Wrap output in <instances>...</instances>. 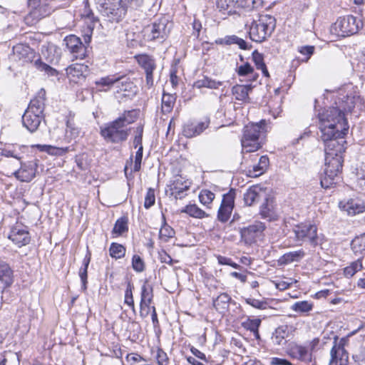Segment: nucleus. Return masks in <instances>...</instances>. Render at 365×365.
<instances>
[{
  "instance_id": "obj_52",
  "label": "nucleus",
  "mask_w": 365,
  "mask_h": 365,
  "mask_svg": "<svg viewBox=\"0 0 365 365\" xmlns=\"http://www.w3.org/2000/svg\"><path fill=\"white\" fill-rule=\"evenodd\" d=\"M175 235L174 230L165 222L160 230V237L167 242L170 238H172Z\"/></svg>"
},
{
  "instance_id": "obj_36",
  "label": "nucleus",
  "mask_w": 365,
  "mask_h": 365,
  "mask_svg": "<svg viewBox=\"0 0 365 365\" xmlns=\"http://www.w3.org/2000/svg\"><path fill=\"white\" fill-rule=\"evenodd\" d=\"M153 288L145 282L141 287L140 303L151 304L153 302Z\"/></svg>"
},
{
  "instance_id": "obj_1",
  "label": "nucleus",
  "mask_w": 365,
  "mask_h": 365,
  "mask_svg": "<svg viewBox=\"0 0 365 365\" xmlns=\"http://www.w3.org/2000/svg\"><path fill=\"white\" fill-rule=\"evenodd\" d=\"M321 138L325 144V168L321 185L327 189L335 185L342 168L346 148L343 140L349 125L340 108L332 107L319 114Z\"/></svg>"
},
{
  "instance_id": "obj_17",
  "label": "nucleus",
  "mask_w": 365,
  "mask_h": 365,
  "mask_svg": "<svg viewBox=\"0 0 365 365\" xmlns=\"http://www.w3.org/2000/svg\"><path fill=\"white\" fill-rule=\"evenodd\" d=\"M287 353L291 358L302 361L309 362L312 360V354L309 349L295 343L289 345Z\"/></svg>"
},
{
  "instance_id": "obj_55",
  "label": "nucleus",
  "mask_w": 365,
  "mask_h": 365,
  "mask_svg": "<svg viewBox=\"0 0 365 365\" xmlns=\"http://www.w3.org/2000/svg\"><path fill=\"white\" fill-rule=\"evenodd\" d=\"M239 4L241 7L250 10L261 6L262 0H240Z\"/></svg>"
},
{
  "instance_id": "obj_37",
  "label": "nucleus",
  "mask_w": 365,
  "mask_h": 365,
  "mask_svg": "<svg viewBox=\"0 0 365 365\" xmlns=\"http://www.w3.org/2000/svg\"><path fill=\"white\" fill-rule=\"evenodd\" d=\"M125 247L118 243L113 242L111 243L109 248V253L111 257L115 258V259L123 258L125 255Z\"/></svg>"
},
{
  "instance_id": "obj_32",
  "label": "nucleus",
  "mask_w": 365,
  "mask_h": 365,
  "mask_svg": "<svg viewBox=\"0 0 365 365\" xmlns=\"http://www.w3.org/2000/svg\"><path fill=\"white\" fill-rule=\"evenodd\" d=\"M34 66L38 71L44 72V73L48 77H56L57 80L60 79L58 71L43 62L41 59H37L35 61Z\"/></svg>"
},
{
  "instance_id": "obj_7",
  "label": "nucleus",
  "mask_w": 365,
  "mask_h": 365,
  "mask_svg": "<svg viewBox=\"0 0 365 365\" xmlns=\"http://www.w3.org/2000/svg\"><path fill=\"white\" fill-rule=\"evenodd\" d=\"M293 232L297 242H308L314 247L319 245L317 227L314 224L311 222L298 224L294 226Z\"/></svg>"
},
{
  "instance_id": "obj_9",
  "label": "nucleus",
  "mask_w": 365,
  "mask_h": 365,
  "mask_svg": "<svg viewBox=\"0 0 365 365\" xmlns=\"http://www.w3.org/2000/svg\"><path fill=\"white\" fill-rule=\"evenodd\" d=\"M169 21L163 17L145 29V33L150 40L164 38L170 32Z\"/></svg>"
},
{
  "instance_id": "obj_18",
  "label": "nucleus",
  "mask_w": 365,
  "mask_h": 365,
  "mask_svg": "<svg viewBox=\"0 0 365 365\" xmlns=\"http://www.w3.org/2000/svg\"><path fill=\"white\" fill-rule=\"evenodd\" d=\"M43 118V115L26 109L22 116V123L29 131L34 133L38 128Z\"/></svg>"
},
{
  "instance_id": "obj_2",
  "label": "nucleus",
  "mask_w": 365,
  "mask_h": 365,
  "mask_svg": "<svg viewBox=\"0 0 365 365\" xmlns=\"http://www.w3.org/2000/svg\"><path fill=\"white\" fill-rule=\"evenodd\" d=\"M138 118V112L135 110L125 111L114 121L101 128V134L108 142L118 143L127 140L129 135L128 125Z\"/></svg>"
},
{
  "instance_id": "obj_24",
  "label": "nucleus",
  "mask_w": 365,
  "mask_h": 365,
  "mask_svg": "<svg viewBox=\"0 0 365 365\" xmlns=\"http://www.w3.org/2000/svg\"><path fill=\"white\" fill-rule=\"evenodd\" d=\"M46 93H38L37 95L30 101L27 110L34 111L35 113L43 115L45 106Z\"/></svg>"
},
{
  "instance_id": "obj_13",
  "label": "nucleus",
  "mask_w": 365,
  "mask_h": 365,
  "mask_svg": "<svg viewBox=\"0 0 365 365\" xmlns=\"http://www.w3.org/2000/svg\"><path fill=\"white\" fill-rule=\"evenodd\" d=\"M20 168L11 173L16 179L21 182H30L36 176L37 165L34 161L19 164Z\"/></svg>"
},
{
  "instance_id": "obj_27",
  "label": "nucleus",
  "mask_w": 365,
  "mask_h": 365,
  "mask_svg": "<svg viewBox=\"0 0 365 365\" xmlns=\"http://www.w3.org/2000/svg\"><path fill=\"white\" fill-rule=\"evenodd\" d=\"M74 114L69 113L66 120V138L69 140L77 138L81 133V129L76 125L73 120Z\"/></svg>"
},
{
  "instance_id": "obj_59",
  "label": "nucleus",
  "mask_w": 365,
  "mask_h": 365,
  "mask_svg": "<svg viewBox=\"0 0 365 365\" xmlns=\"http://www.w3.org/2000/svg\"><path fill=\"white\" fill-rule=\"evenodd\" d=\"M252 59L257 69H260L265 66L262 54L259 53L257 51H255L252 53Z\"/></svg>"
},
{
  "instance_id": "obj_57",
  "label": "nucleus",
  "mask_w": 365,
  "mask_h": 365,
  "mask_svg": "<svg viewBox=\"0 0 365 365\" xmlns=\"http://www.w3.org/2000/svg\"><path fill=\"white\" fill-rule=\"evenodd\" d=\"M155 191L152 188H149L147 191L145 197V202H144V207L146 209H149L151 206H153L155 204Z\"/></svg>"
},
{
  "instance_id": "obj_62",
  "label": "nucleus",
  "mask_w": 365,
  "mask_h": 365,
  "mask_svg": "<svg viewBox=\"0 0 365 365\" xmlns=\"http://www.w3.org/2000/svg\"><path fill=\"white\" fill-rule=\"evenodd\" d=\"M237 36L232 35V36H227L225 38H219L216 40V43L217 44H226V45H230V44H235V42L237 39Z\"/></svg>"
},
{
  "instance_id": "obj_15",
  "label": "nucleus",
  "mask_w": 365,
  "mask_h": 365,
  "mask_svg": "<svg viewBox=\"0 0 365 365\" xmlns=\"http://www.w3.org/2000/svg\"><path fill=\"white\" fill-rule=\"evenodd\" d=\"M66 48L73 54L75 58H83L85 57L86 48L80 38L75 35H70L64 39Z\"/></svg>"
},
{
  "instance_id": "obj_42",
  "label": "nucleus",
  "mask_w": 365,
  "mask_h": 365,
  "mask_svg": "<svg viewBox=\"0 0 365 365\" xmlns=\"http://www.w3.org/2000/svg\"><path fill=\"white\" fill-rule=\"evenodd\" d=\"M361 269V259H358L355 262H353L349 266L345 267L344 269V273L346 277H351L355 274V273L360 271Z\"/></svg>"
},
{
  "instance_id": "obj_6",
  "label": "nucleus",
  "mask_w": 365,
  "mask_h": 365,
  "mask_svg": "<svg viewBox=\"0 0 365 365\" xmlns=\"http://www.w3.org/2000/svg\"><path fill=\"white\" fill-rule=\"evenodd\" d=\"M96 3L101 14L110 22H119L126 14V9L120 6V0H96Z\"/></svg>"
},
{
  "instance_id": "obj_49",
  "label": "nucleus",
  "mask_w": 365,
  "mask_h": 365,
  "mask_svg": "<svg viewBox=\"0 0 365 365\" xmlns=\"http://www.w3.org/2000/svg\"><path fill=\"white\" fill-rule=\"evenodd\" d=\"M133 285L129 282L125 292V303L127 304L133 311H135V304L133 296Z\"/></svg>"
},
{
  "instance_id": "obj_43",
  "label": "nucleus",
  "mask_w": 365,
  "mask_h": 365,
  "mask_svg": "<svg viewBox=\"0 0 365 365\" xmlns=\"http://www.w3.org/2000/svg\"><path fill=\"white\" fill-rule=\"evenodd\" d=\"M260 324H261V320L259 319H248L247 320H246L245 322H243V327L252 331L255 334V336L258 338L259 337V331H258V329H259V327L260 326Z\"/></svg>"
},
{
  "instance_id": "obj_5",
  "label": "nucleus",
  "mask_w": 365,
  "mask_h": 365,
  "mask_svg": "<svg viewBox=\"0 0 365 365\" xmlns=\"http://www.w3.org/2000/svg\"><path fill=\"white\" fill-rule=\"evenodd\" d=\"M29 13L25 16V23L34 26L43 18L48 16L52 11L50 0H28Z\"/></svg>"
},
{
  "instance_id": "obj_51",
  "label": "nucleus",
  "mask_w": 365,
  "mask_h": 365,
  "mask_svg": "<svg viewBox=\"0 0 365 365\" xmlns=\"http://www.w3.org/2000/svg\"><path fill=\"white\" fill-rule=\"evenodd\" d=\"M215 194L207 190H202L199 195V200L202 204L208 206L214 200Z\"/></svg>"
},
{
  "instance_id": "obj_61",
  "label": "nucleus",
  "mask_w": 365,
  "mask_h": 365,
  "mask_svg": "<svg viewBox=\"0 0 365 365\" xmlns=\"http://www.w3.org/2000/svg\"><path fill=\"white\" fill-rule=\"evenodd\" d=\"M253 71V68L248 63L239 66L237 68V73L241 76H247L250 73H252Z\"/></svg>"
},
{
  "instance_id": "obj_4",
  "label": "nucleus",
  "mask_w": 365,
  "mask_h": 365,
  "mask_svg": "<svg viewBox=\"0 0 365 365\" xmlns=\"http://www.w3.org/2000/svg\"><path fill=\"white\" fill-rule=\"evenodd\" d=\"M245 26L248 28L249 36L252 41L261 43L269 38L276 27V19L269 14H261L250 24L247 21Z\"/></svg>"
},
{
  "instance_id": "obj_60",
  "label": "nucleus",
  "mask_w": 365,
  "mask_h": 365,
  "mask_svg": "<svg viewBox=\"0 0 365 365\" xmlns=\"http://www.w3.org/2000/svg\"><path fill=\"white\" fill-rule=\"evenodd\" d=\"M156 359L158 365H168L169 361L167 354L161 349L157 351Z\"/></svg>"
},
{
  "instance_id": "obj_63",
  "label": "nucleus",
  "mask_w": 365,
  "mask_h": 365,
  "mask_svg": "<svg viewBox=\"0 0 365 365\" xmlns=\"http://www.w3.org/2000/svg\"><path fill=\"white\" fill-rule=\"evenodd\" d=\"M249 93H231L232 94V101L233 100L239 101L241 102H249L250 101V97L248 96Z\"/></svg>"
},
{
  "instance_id": "obj_64",
  "label": "nucleus",
  "mask_w": 365,
  "mask_h": 365,
  "mask_svg": "<svg viewBox=\"0 0 365 365\" xmlns=\"http://www.w3.org/2000/svg\"><path fill=\"white\" fill-rule=\"evenodd\" d=\"M271 365H292L290 361L285 359H280L277 357H273L271 359Z\"/></svg>"
},
{
  "instance_id": "obj_8",
  "label": "nucleus",
  "mask_w": 365,
  "mask_h": 365,
  "mask_svg": "<svg viewBox=\"0 0 365 365\" xmlns=\"http://www.w3.org/2000/svg\"><path fill=\"white\" fill-rule=\"evenodd\" d=\"M362 23L352 15L340 17L334 24V29L338 36H348L358 32Z\"/></svg>"
},
{
  "instance_id": "obj_3",
  "label": "nucleus",
  "mask_w": 365,
  "mask_h": 365,
  "mask_svg": "<svg viewBox=\"0 0 365 365\" xmlns=\"http://www.w3.org/2000/svg\"><path fill=\"white\" fill-rule=\"evenodd\" d=\"M266 125V120H262L259 123H251L244 127L241 138L243 153L255 152L262 148L267 132Z\"/></svg>"
},
{
  "instance_id": "obj_35",
  "label": "nucleus",
  "mask_w": 365,
  "mask_h": 365,
  "mask_svg": "<svg viewBox=\"0 0 365 365\" xmlns=\"http://www.w3.org/2000/svg\"><path fill=\"white\" fill-rule=\"evenodd\" d=\"M138 63L144 68L145 73L153 72L155 68L154 60L148 55H140L138 57Z\"/></svg>"
},
{
  "instance_id": "obj_45",
  "label": "nucleus",
  "mask_w": 365,
  "mask_h": 365,
  "mask_svg": "<svg viewBox=\"0 0 365 365\" xmlns=\"http://www.w3.org/2000/svg\"><path fill=\"white\" fill-rule=\"evenodd\" d=\"M351 248L354 253H362L365 250V236L355 238L351 242Z\"/></svg>"
},
{
  "instance_id": "obj_22",
  "label": "nucleus",
  "mask_w": 365,
  "mask_h": 365,
  "mask_svg": "<svg viewBox=\"0 0 365 365\" xmlns=\"http://www.w3.org/2000/svg\"><path fill=\"white\" fill-rule=\"evenodd\" d=\"M190 185L189 182L184 180L182 178L179 177L177 178L170 186V190L172 192V195L175 198L181 199L184 196V192L189 189Z\"/></svg>"
},
{
  "instance_id": "obj_19",
  "label": "nucleus",
  "mask_w": 365,
  "mask_h": 365,
  "mask_svg": "<svg viewBox=\"0 0 365 365\" xmlns=\"http://www.w3.org/2000/svg\"><path fill=\"white\" fill-rule=\"evenodd\" d=\"M339 207L349 215H356L365 211V205L359 199H350L346 202H340Z\"/></svg>"
},
{
  "instance_id": "obj_41",
  "label": "nucleus",
  "mask_w": 365,
  "mask_h": 365,
  "mask_svg": "<svg viewBox=\"0 0 365 365\" xmlns=\"http://www.w3.org/2000/svg\"><path fill=\"white\" fill-rule=\"evenodd\" d=\"M339 101H341L340 106L344 110L351 111L354 108V96H349L347 93H340Z\"/></svg>"
},
{
  "instance_id": "obj_30",
  "label": "nucleus",
  "mask_w": 365,
  "mask_h": 365,
  "mask_svg": "<svg viewBox=\"0 0 365 365\" xmlns=\"http://www.w3.org/2000/svg\"><path fill=\"white\" fill-rule=\"evenodd\" d=\"M289 336V331L287 326H281L275 329L273 333L272 339L274 344L277 345H283L287 341Z\"/></svg>"
},
{
  "instance_id": "obj_58",
  "label": "nucleus",
  "mask_w": 365,
  "mask_h": 365,
  "mask_svg": "<svg viewBox=\"0 0 365 365\" xmlns=\"http://www.w3.org/2000/svg\"><path fill=\"white\" fill-rule=\"evenodd\" d=\"M245 302L252 307L259 309H266L267 305V302L254 298H247L245 299Z\"/></svg>"
},
{
  "instance_id": "obj_56",
  "label": "nucleus",
  "mask_w": 365,
  "mask_h": 365,
  "mask_svg": "<svg viewBox=\"0 0 365 365\" xmlns=\"http://www.w3.org/2000/svg\"><path fill=\"white\" fill-rule=\"evenodd\" d=\"M143 145H140L138 148V149L135 153V162H134V165L133 168V171H134V172H138L140 170L141 163H142V159H143Z\"/></svg>"
},
{
  "instance_id": "obj_21",
  "label": "nucleus",
  "mask_w": 365,
  "mask_h": 365,
  "mask_svg": "<svg viewBox=\"0 0 365 365\" xmlns=\"http://www.w3.org/2000/svg\"><path fill=\"white\" fill-rule=\"evenodd\" d=\"M87 69V66L84 64L74 63L66 68V74L70 81L78 83V81L85 79Z\"/></svg>"
},
{
  "instance_id": "obj_50",
  "label": "nucleus",
  "mask_w": 365,
  "mask_h": 365,
  "mask_svg": "<svg viewBox=\"0 0 365 365\" xmlns=\"http://www.w3.org/2000/svg\"><path fill=\"white\" fill-rule=\"evenodd\" d=\"M233 209L228 207L227 206H222L220 205V207L217 213V218L222 222H226L230 217L232 211Z\"/></svg>"
},
{
  "instance_id": "obj_31",
  "label": "nucleus",
  "mask_w": 365,
  "mask_h": 365,
  "mask_svg": "<svg viewBox=\"0 0 365 365\" xmlns=\"http://www.w3.org/2000/svg\"><path fill=\"white\" fill-rule=\"evenodd\" d=\"M269 165V158L266 155L261 156L257 165H254L252 170H249L250 177H257L264 173Z\"/></svg>"
},
{
  "instance_id": "obj_11",
  "label": "nucleus",
  "mask_w": 365,
  "mask_h": 365,
  "mask_svg": "<svg viewBox=\"0 0 365 365\" xmlns=\"http://www.w3.org/2000/svg\"><path fill=\"white\" fill-rule=\"evenodd\" d=\"M265 229L264 225L261 222H255L248 227H243L240 230L242 240L247 245L255 243Z\"/></svg>"
},
{
  "instance_id": "obj_23",
  "label": "nucleus",
  "mask_w": 365,
  "mask_h": 365,
  "mask_svg": "<svg viewBox=\"0 0 365 365\" xmlns=\"http://www.w3.org/2000/svg\"><path fill=\"white\" fill-rule=\"evenodd\" d=\"M13 271L9 265L4 262H0V283L4 289L13 283Z\"/></svg>"
},
{
  "instance_id": "obj_20",
  "label": "nucleus",
  "mask_w": 365,
  "mask_h": 365,
  "mask_svg": "<svg viewBox=\"0 0 365 365\" xmlns=\"http://www.w3.org/2000/svg\"><path fill=\"white\" fill-rule=\"evenodd\" d=\"M210 120L206 118L205 121L198 123L187 122L183 126L182 134L186 138H192L202 133L209 125Z\"/></svg>"
},
{
  "instance_id": "obj_14",
  "label": "nucleus",
  "mask_w": 365,
  "mask_h": 365,
  "mask_svg": "<svg viewBox=\"0 0 365 365\" xmlns=\"http://www.w3.org/2000/svg\"><path fill=\"white\" fill-rule=\"evenodd\" d=\"M267 195L266 188L259 185H252L245 192L244 201L247 205L252 206L259 200L266 199Z\"/></svg>"
},
{
  "instance_id": "obj_10",
  "label": "nucleus",
  "mask_w": 365,
  "mask_h": 365,
  "mask_svg": "<svg viewBox=\"0 0 365 365\" xmlns=\"http://www.w3.org/2000/svg\"><path fill=\"white\" fill-rule=\"evenodd\" d=\"M96 84L107 86L108 89L116 90V91H129L132 89L133 83L128 82L125 76L116 78L115 76H106L102 78Z\"/></svg>"
},
{
  "instance_id": "obj_16",
  "label": "nucleus",
  "mask_w": 365,
  "mask_h": 365,
  "mask_svg": "<svg viewBox=\"0 0 365 365\" xmlns=\"http://www.w3.org/2000/svg\"><path fill=\"white\" fill-rule=\"evenodd\" d=\"M9 238L19 247L28 245L30 242L29 231L21 225H16L11 228Z\"/></svg>"
},
{
  "instance_id": "obj_53",
  "label": "nucleus",
  "mask_w": 365,
  "mask_h": 365,
  "mask_svg": "<svg viewBox=\"0 0 365 365\" xmlns=\"http://www.w3.org/2000/svg\"><path fill=\"white\" fill-rule=\"evenodd\" d=\"M120 6L125 7L126 11L128 8L136 9L143 4V0H120Z\"/></svg>"
},
{
  "instance_id": "obj_29",
  "label": "nucleus",
  "mask_w": 365,
  "mask_h": 365,
  "mask_svg": "<svg viewBox=\"0 0 365 365\" xmlns=\"http://www.w3.org/2000/svg\"><path fill=\"white\" fill-rule=\"evenodd\" d=\"M231 297L227 293L220 294L215 299L213 300V307L219 312H225L228 309Z\"/></svg>"
},
{
  "instance_id": "obj_47",
  "label": "nucleus",
  "mask_w": 365,
  "mask_h": 365,
  "mask_svg": "<svg viewBox=\"0 0 365 365\" xmlns=\"http://www.w3.org/2000/svg\"><path fill=\"white\" fill-rule=\"evenodd\" d=\"M1 154L2 156L8 158L7 160H11V163H12V164H15V168H18L19 164H21V158L19 157L14 151L4 149L1 150Z\"/></svg>"
},
{
  "instance_id": "obj_12",
  "label": "nucleus",
  "mask_w": 365,
  "mask_h": 365,
  "mask_svg": "<svg viewBox=\"0 0 365 365\" xmlns=\"http://www.w3.org/2000/svg\"><path fill=\"white\" fill-rule=\"evenodd\" d=\"M338 337H334V345L331 349V360L329 365H347L349 354L344 347L343 339L337 341Z\"/></svg>"
},
{
  "instance_id": "obj_46",
  "label": "nucleus",
  "mask_w": 365,
  "mask_h": 365,
  "mask_svg": "<svg viewBox=\"0 0 365 365\" xmlns=\"http://www.w3.org/2000/svg\"><path fill=\"white\" fill-rule=\"evenodd\" d=\"M236 192L235 190L231 189L228 192L223 195L222 200L221 202V205L227 206L232 209L234 208L235 205V198Z\"/></svg>"
},
{
  "instance_id": "obj_54",
  "label": "nucleus",
  "mask_w": 365,
  "mask_h": 365,
  "mask_svg": "<svg viewBox=\"0 0 365 365\" xmlns=\"http://www.w3.org/2000/svg\"><path fill=\"white\" fill-rule=\"evenodd\" d=\"M132 267L133 269L137 272H141L144 270L145 263L139 255H133L132 258Z\"/></svg>"
},
{
  "instance_id": "obj_40",
  "label": "nucleus",
  "mask_w": 365,
  "mask_h": 365,
  "mask_svg": "<svg viewBox=\"0 0 365 365\" xmlns=\"http://www.w3.org/2000/svg\"><path fill=\"white\" fill-rule=\"evenodd\" d=\"M128 230V219L126 217H120L116 220L112 233L120 236Z\"/></svg>"
},
{
  "instance_id": "obj_48",
  "label": "nucleus",
  "mask_w": 365,
  "mask_h": 365,
  "mask_svg": "<svg viewBox=\"0 0 365 365\" xmlns=\"http://www.w3.org/2000/svg\"><path fill=\"white\" fill-rule=\"evenodd\" d=\"M312 304L307 301H301L294 303L292 309L297 312H308L312 309Z\"/></svg>"
},
{
  "instance_id": "obj_44",
  "label": "nucleus",
  "mask_w": 365,
  "mask_h": 365,
  "mask_svg": "<svg viewBox=\"0 0 365 365\" xmlns=\"http://www.w3.org/2000/svg\"><path fill=\"white\" fill-rule=\"evenodd\" d=\"M90 261H91L90 257H85L83 259V267H81L79 270V276H80L81 280L82 282V289L83 290H86L87 288V287H86L87 278H88V271L87 270H88V267L90 263Z\"/></svg>"
},
{
  "instance_id": "obj_38",
  "label": "nucleus",
  "mask_w": 365,
  "mask_h": 365,
  "mask_svg": "<svg viewBox=\"0 0 365 365\" xmlns=\"http://www.w3.org/2000/svg\"><path fill=\"white\" fill-rule=\"evenodd\" d=\"M195 87L197 88H207L210 89H220V86H222V83L220 81H215L211 80L208 78H204L202 80L197 81L195 84Z\"/></svg>"
},
{
  "instance_id": "obj_34",
  "label": "nucleus",
  "mask_w": 365,
  "mask_h": 365,
  "mask_svg": "<svg viewBox=\"0 0 365 365\" xmlns=\"http://www.w3.org/2000/svg\"><path fill=\"white\" fill-rule=\"evenodd\" d=\"M176 100L175 93H163L162 96V110L163 113L171 111Z\"/></svg>"
},
{
  "instance_id": "obj_33",
  "label": "nucleus",
  "mask_w": 365,
  "mask_h": 365,
  "mask_svg": "<svg viewBox=\"0 0 365 365\" xmlns=\"http://www.w3.org/2000/svg\"><path fill=\"white\" fill-rule=\"evenodd\" d=\"M87 24L86 30L84 31V40L86 43L90 42L95 24L98 21L92 12L88 13L85 18Z\"/></svg>"
},
{
  "instance_id": "obj_28",
  "label": "nucleus",
  "mask_w": 365,
  "mask_h": 365,
  "mask_svg": "<svg viewBox=\"0 0 365 365\" xmlns=\"http://www.w3.org/2000/svg\"><path fill=\"white\" fill-rule=\"evenodd\" d=\"M237 1L235 0H217V7L224 14L232 15L236 13Z\"/></svg>"
},
{
  "instance_id": "obj_25",
  "label": "nucleus",
  "mask_w": 365,
  "mask_h": 365,
  "mask_svg": "<svg viewBox=\"0 0 365 365\" xmlns=\"http://www.w3.org/2000/svg\"><path fill=\"white\" fill-rule=\"evenodd\" d=\"M264 202L260 207V215L263 218L269 221L275 220L277 215L274 212L273 200L267 195L266 199H264Z\"/></svg>"
},
{
  "instance_id": "obj_26",
  "label": "nucleus",
  "mask_w": 365,
  "mask_h": 365,
  "mask_svg": "<svg viewBox=\"0 0 365 365\" xmlns=\"http://www.w3.org/2000/svg\"><path fill=\"white\" fill-rule=\"evenodd\" d=\"M305 256V252L303 250L297 251L289 252L284 254L278 259V263L280 265H286L292 262H298Z\"/></svg>"
},
{
  "instance_id": "obj_39",
  "label": "nucleus",
  "mask_w": 365,
  "mask_h": 365,
  "mask_svg": "<svg viewBox=\"0 0 365 365\" xmlns=\"http://www.w3.org/2000/svg\"><path fill=\"white\" fill-rule=\"evenodd\" d=\"M182 212L188 214L190 217L195 218H203L207 217L205 211L199 208L196 205H188L183 210Z\"/></svg>"
}]
</instances>
